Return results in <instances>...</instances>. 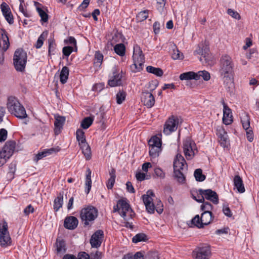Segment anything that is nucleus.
Returning a JSON list of instances; mask_svg holds the SVG:
<instances>
[{"label": "nucleus", "instance_id": "f257e3e1", "mask_svg": "<svg viewBox=\"0 0 259 259\" xmlns=\"http://www.w3.org/2000/svg\"><path fill=\"white\" fill-rule=\"evenodd\" d=\"M233 67L234 64L231 57L225 55L221 57L219 73L224 87L228 92H233L234 88Z\"/></svg>", "mask_w": 259, "mask_h": 259}, {"label": "nucleus", "instance_id": "f03ea898", "mask_svg": "<svg viewBox=\"0 0 259 259\" xmlns=\"http://www.w3.org/2000/svg\"><path fill=\"white\" fill-rule=\"evenodd\" d=\"M7 108L9 112L20 119H24L27 115L24 107L14 97H10L8 99Z\"/></svg>", "mask_w": 259, "mask_h": 259}, {"label": "nucleus", "instance_id": "7ed1b4c3", "mask_svg": "<svg viewBox=\"0 0 259 259\" xmlns=\"http://www.w3.org/2000/svg\"><path fill=\"white\" fill-rule=\"evenodd\" d=\"M98 215V209L93 206L84 207L80 211V218L84 227L91 226Z\"/></svg>", "mask_w": 259, "mask_h": 259}, {"label": "nucleus", "instance_id": "20e7f679", "mask_svg": "<svg viewBox=\"0 0 259 259\" xmlns=\"http://www.w3.org/2000/svg\"><path fill=\"white\" fill-rule=\"evenodd\" d=\"M187 167V163L184 157L180 154H177L174 161V176L180 183H184L185 177L183 171Z\"/></svg>", "mask_w": 259, "mask_h": 259}, {"label": "nucleus", "instance_id": "39448f33", "mask_svg": "<svg viewBox=\"0 0 259 259\" xmlns=\"http://www.w3.org/2000/svg\"><path fill=\"white\" fill-rule=\"evenodd\" d=\"M27 59V54L23 49H17L14 54L13 63L16 70L23 72L25 68Z\"/></svg>", "mask_w": 259, "mask_h": 259}, {"label": "nucleus", "instance_id": "423d86ee", "mask_svg": "<svg viewBox=\"0 0 259 259\" xmlns=\"http://www.w3.org/2000/svg\"><path fill=\"white\" fill-rule=\"evenodd\" d=\"M76 137L86 160H90L91 158V151L90 147L86 141L84 132L81 129L77 130Z\"/></svg>", "mask_w": 259, "mask_h": 259}, {"label": "nucleus", "instance_id": "0eeeda50", "mask_svg": "<svg viewBox=\"0 0 259 259\" xmlns=\"http://www.w3.org/2000/svg\"><path fill=\"white\" fill-rule=\"evenodd\" d=\"M133 58L134 64L132 68L133 70L137 72L142 70L145 62V58L141 49L138 45L134 47Z\"/></svg>", "mask_w": 259, "mask_h": 259}, {"label": "nucleus", "instance_id": "6e6552de", "mask_svg": "<svg viewBox=\"0 0 259 259\" xmlns=\"http://www.w3.org/2000/svg\"><path fill=\"white\" fill-rule=\"evenodd\" d=\"M12 244V241L8 231L7 223L4 222L0 229V245L3 248H6Z\"/></svg>", "mask_w": 259, "mask_h": 259}, {"label": "nucleus", "instance_id": "1a4fd4ad", "mask_svg": "<svg viewBox=\"0 0 259 259\" xmlns=\"http://www.w3.org/2000/svg\"><path fill=\"white\" fill-rule=\"evenodd\" d=\"M183 151L187 160L191 159L197 151L195 142L189 138L184 141Z\"/></svg>", "mask_w": 259, "mask_h": 259}, {"label": "nucleus", "instance_id": "9d476101", "mask_svg": "<svg viewBox=\"0 0 259 259\" xmlns=\"http://www.w3.org/2000/svg\"><path fill=\"white\" fill-rule=\"evenodd\" d=\"M178 119L174 116H171L165 122L163 133L165 135H169L171 133L176 131L178 128Z\"/></svg>", "mask_w": 259, "mask_h": 259}, {"label": "nucleus", "instance_id": "9b49d317", "mask_svg": "<svg viewBox=\"0 0 259 259\" xmlns=\"http://www.w3.org/2000/svg\"><path fill=\"white\" fill-rule=\"evenodd\" d=\"M112 76L108 81V84L112 87L120 85L122 84V71H117L116 68L113 69Z\"/></svg>", "mask_w": 259, "mask_h": 259}, {"label": "nucleus", "instance_id": "f8f14e48", "mask_svg": "<svg viewBox=\"0 0 259 259\" xmlns=\"http://www.w3.org/2000/svg\"><path fill=\"white\" fill-rule=\"evenodd\" d=\"M103 237V232L99 230L96 231L91 236L90 243L92 247L98 248L102 243Z\"/></svg>", "mask_w": 259, "mask_h": 259}, {"label": "nucleus", "instance_id": "ddd939ff", "mask_svg": "<svg viewBox=\"0 0 259 259\" xmlns=\"http://www.w3.org/2000/svg\"><path fill=\"white\" fill-rule=\"evenodd\" d=\"M196 259H208L211 255V251L208 246L199 248L193 252Z\"/></svg>", "mask_w": 259, "mask_h": 259}, {"label": "nucleus", "instance_id": "4468645a", "mask_svg": "<svg viewBox=\"0 0 259 259\" xmlns=\"http://www.w3.org/2000/svg\"><path fill=\"white\" fill-rule=\"evenodd\" d=\"M15 142L14 141H8L0 151L5 156L9 159L13 155L15 149Z\"/></svg>", "mask_w": 259, "mask_h": 259}, {"label": "nucleus", "instance_id": "2eb2a0df", "mask_svg": "<svg viewBox=\"0 0 259 259\" xmlns=\"http://www.w3.org/2000/svg\"><path fill=\"white\" fill-rule=\"evenodd\" d=\"M1 9L5 19L10 24L14 23V18L9 6L5 2L1 5Z\"/></svg>", "mask_w": 259, "mask_h": 259}, {"label": "nucleus", "instance_id": "dca6fc26", "mask_svg": "<svg viewBox=\"0 0 259 259\" xmlns=\"http://www.w3.org/2000/svg\"><path fill=\"white\" fill-rule=\"evenodd\" d=\"M204 199L209 200L213 203L217 204L219 203V197L217 193L211 189L203 190L201 191Z\"/></svg>", "mask_w": 259, "mask_h": 259}, {"label": "nucleus", "instance_id": "f3484780", "mask_svg": "<svg viewBox=\"0 0 259 259\" xmlns=\"http://www.w3.org/2000/svg\"><path fill=\"white\" fill-rule=\"evenodd\" d=\"M223 105L224 113L223 121L224 124L229 125L233 121L232 112L229 107L224 101L223 102Z\"/></svg>", "mask_w": 259, "mask_h": 259}, {"label": "nucleus", "instance_id": "a211bd4d", "mask_svg": "<svg viewBox=\"0 0 259 259\" xmlns=\"http://www.w3.org/2000/svg\"><path fill=\"white\" fill-rule=\"evenodd\" d=\"M118 206H119L120 209L121 210L120 212L121 216L124 218V220H126V213L132 210L126 199H119L118 201Z\"/></svg>", "mask_w": 259, "mask_h": 259}, {"label": "nucleus", "instance_id": "6ab92c4d", "mask_svg": "<svg viewBox=\"0 0 259 259\" xmlns=\"http://www.w3.org/2000/svg\"><path fill=\"white\" fill-rule=\"evenodd\" d=\"M142 101L148 108H151L154 105L155 99L151 93L145 92L142 94Z\"/></svg>", "mask_w": 259, "mask_h": 259}, {"label": "nucleus", "instance_id": "aec40b11", "mask_svg": "<svg viewBox=\"0 0 259 259\" xmlns=\"http://www.w3.org/2000/svg\"><path fill=\"white\" fill-rule=\"evenodd\" d=\"M78 223V220L75 217L70 216L65 219L64 226L68 229L73 230L77 226Z\"/></svg>", "mask_w": 259, "mask_h": 259}, {"label": "nucleus", "instance_id": "412c9836", "mask_svg": "<svg viewBox=\"0 0 259 259\" xmlns=\"http://www.w3.org/2000/svg\"><path fill=\"white\" fill-rule=\"evenodd\" d=\"M209 49L207 45L203 44H200L198 49L194 52V55L199 54L202 56L205 59L207 60L209 55Z\"/></svg>", "mask_w": 259, "mask_h": 259}, {"label": "nucleus", "instance_id": "4be33fe9", "mask_svg": "<svg viewBox=\"0 0 259 259\" xmlns=\"http://www.w3.org/2000/svg\"><path fill=\"white\" fill-rule=\"evenodd\" d=\"M65 121V118L63 116H58L55 118L54 132L56 135H59L61 133Z\"/></svg>", "mask_w": 259, "mask_h": 259}, {"label": "nucleus", "instance_id": "5701e85b", "mask_svg": "<svg viewBox=\"0 0 259 259\" xmlns=\"http://www.w3.org/2000/svg\"><path fill=\"white\" fill-rule=\"evenodd\" d=\"M234 187L239 193H242L245 192V189L241 178L238 176H235L234 178Z\"/></svg>", "mask_w": 259, "mask_h": 259}, {"label": "nucleus", "instance_id": "b1692460", "mask_svg": "<svg viewBox=\"0 0 259 259\" xmlns=\"http://www.w3.org/2000/svg\"><path fill=\"white\" fill-rule=\"evenodd\" d=\"M219 134L221 145L223 147H227L229 143V140L227 133L222 129L219 131Z\"/></svg>", "mask_w": 259, "mask_h": 259}, {"label": "nucleus", "instance_id": "393cba45", "mask_svg": "<svg viewBox=\"0 0 259 259\" xmlns=\"http://www.w3.org/2000/svg\"><path fill=\"white\" fill-rule=\"evenodd\" d=\"M92 171L90 168H88L86 171V177L85 181V192L88 194L92 187V180H91Z\"/></svg>", "mask_w": 259, "mask_h": 259}, {"label": "nucleus", "instance_id": "a878e982", "mask_svg": "<svg viewBox=\"0 0 259 259\" xmlns=\"http://www.w3.org/2000/svg\"><path fill=\"white\" fill-rule=\"evenodd\" d=\"M200 220L203 226L210 224L212 220L211 212H203L201 214Z\"/></svg>", "mask_w": 259, "mask_h": 259}, {"label": "nucleus", "instance_id": "bb28decb", "mask_svg": "<svg viewBox=\"0 0 259 259\" xmlns=\"http://www.w3.org/2000/svg\"><path fill=\"white\" fill-rule=\"evenodd\" d=\"M69 73V68L66 66L63 67L60 74V80L62 84H64L67 82Z\"/></svg>", "mask_w": 259, "mask_h": 259}, {"label": "nucleus", "instance_id": "cd10ccee", "mask_svg": "<svg viewBox=\"0 0 259 259\" xmlns=\"http://www.w3.org/2000/svg\"><path fill=\"white\" fill-rule=\"evenodd\" d=\"M110 178L108 180L106 186L108 189H111L115 183L116 175L115 170L114 168H112L109 171Z\"/></svg>", "mask_w": 259, "mask_h": 259}, {"label": "nucleus", "instance_id": "c85d7f7f", "mask_svg": "<svg viewBox=\"0 0 259 259\" xmlns=\"http://www.w3.org/2000/svg\"><path fill=\"white\" fill-rule=\"evenodd\" d=\"M63 204V196L60 193L54 201V209L55 211H57L62 207Z\"/></svg>", "mask_w": 259, "mask_h": 259}, {"label": "nucleus", "instance_id": "c756f323", "mask_svg": "<svg viewBox=\"0 0 259 259\" xmlns=\"http://www.w3.org/2000/svg\"><path fill=\"white\" fill-rule=\"evenodd\" d=\"M196 72L189 71L181 74L179 78L181 80H188L191 79H195L196 80Z\"/></svg>", "mask_w": 259, "mask_h": 259}, {"label": "nucleus", "instance_id": "7c9ffc66", "mask_svg": "<svg viewBox=\"0 0 259 259\" xmlns=\"http://www.w3.org/2000/svg\"><path fill=\"white\" fill-rule=\"evenodd\" d=\"M155 196L154 193L151 190L147 191L146 194L142 196V199L145 205L153 202V197Z\"/></svg>", "mask_w": 259, "mask_h": 259}, {"label": "nucleus", "instance_id": "2f4dec72", "mask_svg": "<svg viewBox=\"0 0 259 259\" xmlns=\"http://www.w3.org/2000/svg\"><path fill=\"white\" fill-rule=\"evenodd\" d=\"M241 121L244 130H248L250 128V118L246 113H243L241 116Z\"/></svg>", "mask_w": 259, "mask_h": 259}, {"label": "nucleus", "instance_id": "473e14b6", "mask_svg": "<svg viewBox=\"0 0 259 259\" xmlns=\"http://www.w3.org/2000/svg\"><path fill=\"white\" fill-rule=\"evenodd\" d=\"M56 246L58 253H63L65 252V243L63 239L61 238H57L56 243Z\"/></svg>", "mask_w": 259, "mask_h": 259}, {"label": "nucleus", "instance_id": "72a5a7b5", "mask_svg": "<svg viewBox=\"0 0 259 259\" xmlns=\"http://www.w3.org/2000/svg\"><path fill=\"white\" fill-rule=\"evenodd\" d=\"M146 70L148 72L152 73L157 76H162L163 72L160 68H156L152 66H148L146 67Z\"/></svg>", "mask_w": 259, "mask_h": 259}, {"label": "nucleus", "instance_id": "f704fd0d", "mask_svg": "<svg viewBox=\"0 0 259 259\" xmlns=\"http://www.w3.org/2000/svg\"><path fill=\"white\" fill-rule=\"evenodd\" d=\"M196 73L197 75L196 80H199L201 77H202L205 81H208L210 78V73L206 70L199 71L197 72H196Z\"/></svg>", "mask_w": 259, "mask_h": 259}, {"label": "nucleus", "instance_id": "c9c22d12", "mask_svg": "<svg viewBox=\"0 0 259 259\" xmlns=\"http://www.w3.org/2000/svg\"><path fill=\"white\" fill-rule=\"evenodd\" d=\"M149 147L159 146L161 147V139L156 136L152 137L148 141Z\"/></svg>", "mask_w": 259, "mask_h": 259}, {"label": "nucleus", "instance_id": "e433bc0d", "mask_svg": "<svg viewBox=\"0 0 259 259\" xmlns=\"http://www.w3.org/2000/svg\"><path fill=\"white\" fill-rule=\"evenodd\" d=\"M114 50L117 55L123 56L125 54V48L123 44H119L115 46Z\"/></svg>", "mask_w": 259, "mask_h": 259}, {"label": "nucleus", "instance_id": "4c0bfd02", "mask_svg": "<svg viewBox=\"0 0 259 259\" xmlns=\"http://www.w3.org/2000/svg\"><path fill=\"white\" fill-rule=\"evenodd\" d=\"M161 150V147L156 146L149 147V154L152 158H155L159 156Z\"/></svg>", "mask_w": 259, "mask_h": 259}, {"label": "nucleus", "instance_id": "58836bf2", "mask_svg": "<svg viewBox=\"0 0 259 259\" xmlns=\"http://www.w3.org/2000/svg\"><path fill=\"white\" fill-rule=\"evenodd\" d=\"M194 177L197 181L202 182L205 180L206 177L202 174L201 169H196L194 173Z\"/></svg>", "mask_w": 259, "mask_h": 259}, {"label": "nucleus", "instance_id": "ea45409f", "mask_svg": "<svg viewBox=\"0 0 259 259\" xmlns=\"http://www.w3.org/2000/svg\"><path fill=\"white\" fill-rule=\"evenodd\" d=\"M77 47H73L72 46H66L63 47L62 49V53L63 55L66 57H68L72 52H77Z\"/></svg>", "mask_w": 259, "mask_h": 259}, {"label": "nucleus", "instance_id": "a19ab883", "mask_svg": "<svg viewBox=\"0 0 259 259\" xmlns=\"http://www.w3.org/2000/svg\"><path fill=\"white\" fill-rule=\"evenodd\" d=\"M156 1V9L158 12L162 14L164 12L166 0H155Z\"/></svg>", "mask_w": 259, "mask_h": 259}, {"label": "nucleus", "instance_id": "79ce46f5", "mask_svg": "<svg viewBox=\"0 0 259 259\" xmlns=\"http://www.w3.org/2000/svg\"><path fill=\"white\" fill-rule=\"evenodd\" d=\"M93 122V118L91 117H85L82 120L81 123V127L83 129H87L91 125Z\"/></svg>", "mask_w": 259, "mask_h": 259}, {"label": "nucleus", "instance_id": "37998d69", "mask_svg": "<svg viewBox=\"0 0 259 259\" xmlns=\"http://www.w3.org/2000/svg\"><path fill=\"white\" fill-rule=\"evenodd\" d=\"M49 55H54L56 53V44L53 39H49Z\"/></svg>", "mask_w": 259, "mask_h": 259}, {"label": "nucleus", "instance_id": "c03bdc74", "mask_svg": "<svg viewBox=\"0 0 259 259\" xmlns=\"http://www.w3.org/2000/svg\"><path fill=\"white\" fill-rule=\"evenodd\" d=\"M47 34L48 33L47 32H44L39 36L35 45V47L37 49H39L42 47L44 44V41L47 37Z\"/></svg>", "mask_w": 259, "mask_h": 259}, {"label": "nucleus", "instance_id": "a18cd8bd", "mask_svg": "<svg viewBox=\"0 0 259 259\" xmlns=\"http://www.w3.org/2000/svg\"><path fill=\"white\" fill-rule=\"evenodd\" d=\"M126 97V93L123 91H120L118 92L116 96V102L118 104H121L125 100Z\"/></svg>", "mask_w": 259, "mask_h": 259}, {"label": "nucleus", "instance_id": "49530a36", "mask_svg": "<svg viewBox=\"0 0 259 259\" xmlns=\"http://www.w3.org/2000/svg\"><path fill=\"white\" fill-rule=\"evenodd\" d=\"M103 59V55L99 52H96L95 54L94 64L97 66H100Z\"/></svg>", "mask_w": 259, "mask_h": 259}, {"label": "nucleus", "instance_id": "de8ad7c7", "mask_svg": "<svg viewBox=\"0 0 259 259\" xmlns=\"http://www.w3.org/2000/svg\"><path fill=\"white\" fill-rule=\"evenodd\" d=\"M147 239V236L143 233L138 234L133 238V242L137 243L138 242L145 241Z\"/></svg>", "mask_w": 259, "mask_h": 259}, {"label": "nucleus", "instance_id": "09e8293b", "mask_svg": "<svg viewBox=\"0 0 259 259\" xmlns=\"http://www.w3.org/2000/svg\"><path fill=\"white\" fill-rule=\"evenodd\" d=\"M148 17V11L145 10L140 12L137 15V20L139 22H142L146 20Z\"/></svg>", "mask_w": 259, "mask_h": 259}, {"label": "nucleus", "instance_id": "8fccbe9b", "mask_svg": "<svg viewBox=\"0 0 259 259\" xmlns=\"http://www.w3.org/2000/svg\"><path fill=\"white\" fill-rule=\"evenodd\" d=\"M37 11L41 17V20L44 22H46L48 20V15L46 12L40 8H37Z\"/></svg>", "mask_w": 259, "mask_h": 259}, {"label": "nucleus", "instance_id": "3c124183", "mask_svg": "<svg viewBox=\"0 0 259 259\" xmlns=\"http://www.w3.org/2000/svg\"><path fill=\"white\" fill-rule=\"evenodd\" d=\"M2 39L3 41V52H6L9 47L10 42L9 41V38L6 34H2Z\"/></svg>", "mask_w": 259, "mask_h": 259}, {"label": "nucleus", "instance_id": "603ef678", "mask_svg": "<svg viewBox=\"0 0 259 259\" xmlns=\"http://www.w3.org/2000/svg\"><path fill=\"white\" fill-rule=\"evenodd\" d=\"M171 57L174 60L183 59L184 58V56L183 54L177 49V48H176L173 50V52L171 54Z\"/></svg>", "mask_w": 259, "mask_h": 259}, {"label": "nucleus", "instance_id": "864d4df0", "mask_svg": "<svg viewBox=\"0 0 259 259\" xmlns=\"http://www.w3.org/2000/svg\"><path fill=\"white\" fill-rule=\"evenodd\" d=\"M192 224L199 228H203V225L201 223L199 215H196L191 221Z\"/></svg>", "mask_w": 259, "mask_h": 259}, {"label": "nucleus", "instance_id": "5fc2aeb1", "mask_svg": "<svg viewBox=\"0 0 259 259\" xmlns=\"http://www.w3.org/2000/svg\"><path fill=\"white\" fill-rule=\"evenodd\" d=\"M203 204L201 205V209L203 212H211L212 208V205L208 202H202Z\"/></svg>", "mask_w": 259, "mask_h": 259}, {"label": "nucleus", "instance_id": "6e6d98bb", "mask_svg": "<svg viewBox=\"0 0 259 259\" xmlns=\"http://www.w3.org/2000/svg\"><path fill=\"white\" fill-rule=\"evenodd\" d=\"M154 176L160 179H164L165 177V173L163 170L160 167H156L154 168Z\"/></svg>", "mask_w": 259, "mask_h": 259}, {"label": "nucleus", "instance_id": "4d7b16f0", "mask_svg": "<svg viewBox=\"0 0 259 259\" xmlns=\"http://www.w3.org/2000/svg\"><path fill=\"white\" fill-rule=\"evenodd\" d=\"M64 42L66 45H70L73 47H77L76 40L73 36H69L67 39L64 40Z\"/></svg>", "mask_w": 259, "mask_h": 259}, {"label": "nucleus", "instance_id": "13d9d810", "mask_svg": "<svg viewBox=\"0 0 259 259\" xmlns=\"http://www.w3.org/2000/svg\"><path fill=\"white\" fill-rule=\"evenodd\" d=\"M60 149L57 148H51L50 149H47L44 150L46 157L51 155L53 153H56L59 151Z\"/></svg>", "mask_w": 259, "mask_h": 259}, {"label": "nucleus", "instance_id": "bf43d9fd", "mask_svg": "<svg viewBox=\"0 0 259 259\" xmlns=\"http://www.w3.org/2000/svg\"><path fill=\"white\" fill-rule=\"evenodd\" d=\"M227 13L233 18L239 19L240 17L239 14L233 9H229L227 10Z\"/></svg>", "mask_w": 259, "mask_h": 259}, {"label": "nucleus", "instance_id": "052dcab7", "mask_svg": "<svg viewBox=\"0 0 259 259\" xmlns=\"http://www.w3.org/2000/svg\"><path fill=\"white\" fill-rule=\"evenodd\" d=\"M8 132L4 128L0 130V142L5 141L7 138Z\"/></svg>", "mask_w": 259, "mask_h": 259}, {"label": "nucleus", "instance_id": "680f3d73", "mask_svg": "<svg viewBox=\"0 0 259 259\" xmlns=\"http://www.w3.org/2000/svg\"><path fill=\"white\" fill-rule=\"evenodd\" d=\"M201 191H203V189H200L198 190V192H196V197H197V201L198 202H203L204 201V197L202 195V192Z\"/></svg>", "mask_w": 259, "mask_h": 259}, {"label": "nucleus", "instance_id": "e2e57ef3", "mask_svg": "<svg viewBox=\"0 0 259 259\" xmlns=\"http://www.w3.org/2000/svg\"><path fill=\"white\" fill-rule=\"evenodd\" d=\"M104 88V84L103 83H96L93 85L92 90L94 91L100 92Z\"/></svg>", "mask_w": 259, "mask_h": 259}, {"label": "nucleus", "instance_id": "0e129e2a", "mask_svg": "<svg viewBox=\"0 0 259 259\" xmlns=\"http://www.w3.org/2000/svg\"><path fill=\"white\" fill-rule=\"evenodd\" d=\"M143 259H159L158 255L156 252H149Z\"/></svg>", "mask_w": 259, "mask_h": 259}, {"label": "nucleus", "instance_id": "69168bd1", "mask_svg": "<svg viewBox=\"0 0 259 259\" xmlns=\"http://www.w3.org/2000/svg\"><path fill=\"white\" fill-rule=\"evenodd\" d=\"M223 211L224 214L228 217H231L232 215L231 211L228 205H224Z\"/></svg>", "mask_w": 259, "mask_h": 259}, {"label": "nucleus", "instance_id": "338daca9", "mask_svg": "<svg viewBox=\"0 0 259 259\" xmlns=\"http://www.w3.org/2000/svg\"><path fill=\"white\" fill-rule=\"evenodd\" d=\"M246 131V138L249 142H252L253 140V133L252 131L250 129V128H248V130H245Z\"/></svg>", "mask_w": 259, "mask_h": 259}, {"label": "nucleus", "instance_id": "774afa93", "mask_svg": "<svg viewBox=\"0 0 259 259\" xmlns=\"http://www.w3.org/2000/svg\"><path fill=\"white\" fill-rule=\"evenodd\" d=\"M34 208L32 206V205L31 204H29L25 208L23 212L25 215H28L30 213H33L34 212Z\"/></svg>", "mask_w": 259, "mask_h": 259}]
</instances>
